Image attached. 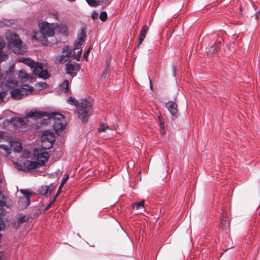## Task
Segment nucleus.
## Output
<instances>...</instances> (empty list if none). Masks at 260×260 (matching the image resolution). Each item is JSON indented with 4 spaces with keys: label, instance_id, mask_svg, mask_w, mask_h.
<instances>
[{
    "label": "nucleus",
    "instance_id": "obj_1",
    "mask_svg": "<svg viewBox=\"0 0 260 260\" xmlns=\"http://www.w3.org/2000/svg\"><path fill=\"white\" fill-rule=\"evenodd\" d=\"M56 24L42 22L39 24L40 31H34L32 39L44 44L47 42V37H51L55 34L53 27Z\"/></svg>",
    "mask_w": 260,
    "mask_h": 260
},
{
    "label": "nucleus",
    "instance_id": "obj_2",
    "mask_svg": "<svg viewBox=\"0 0 260 260\" xmlns=\"http://www.w3.org/2000/svg\"><path fill=\"white\" fill-rule=\"evenodd\" d=\"M8 42V46L14 53L22 54L27 51L26 45H22V42L19 37L15 33L8 32L6 35Z\"/></svg>",
    "mask_w": 260,
    "mask_h": 260
},
{
    "label": "nucleus",
    "instance_id": "obj_3",
    "mask_svg": "<svg viewBox=\"0 0 260 260\" xmlns=\"http://www.w3.org/2000/svg\"><path fill=\"white\" fill-rule=\"evenodd\" d=\"M34 155L37 157V161L26 160L23 163V167L27 170H32L44 166L47 159L49 157V153L47 152H42L38 150H35Z\"/></svg>",
    "mask_w": 260,
    "mask_h": 260
},
{
    "label": "nucleus",
    "instance_id": "obj_4",
    "mask_svg": "<svg viewBox=\"0 0 260 260\" xmlns=\"http://www.w3.org/2000/svg\"><path fill=\"white\" fill-rule=\"evenodd\" d=\"M92 103L90 100L86 99L81 100L78 108L79 117L84 123H87L89 116L92 111Z\"/></svg>",
    "mask_w": 260,
    "mask_h": 260
},
{
    "label": "nucleus",
    "instance_id": "obj_5",
    "mask_svg": "<svg viewBox=\"0 0 260 260\" xmlns=\"http://www.w3.org/2000/svg\"><path fill=\"white\" fill-rule=\"evenodd\" d=\"M48 119L53 120V128L57 135H59L66 128L67 122L64 116L58 113H51L48 115Z\"/></svg>",
    "mask_w": 260,
    "mask_h": 260
},
{
    "label": "nucleus",
    "instance_id": "obj_6",
    "mask_svg": "<svg viewBox=\"0 0 260 260\" xmlns=\"http://www.w3.org/2000/svg\"><path fill=\"white\" fill-rule=\"evenodd\" d=\"M34 89L27 84H24L21 87H17L10 92L11 95L15 100L20 99L23 95H26L32 92Z\"/></svg>",
    "mask_w": 260,
    "mask_h": 260
},
{
    "label": "nucleus",
    "instance_id": "obj_7",
    "mask_svg": "<svg viewBox=\"0 0 260 260\" xmlns=\"http://www.w3.org/2000/svg\"><path fill=\"white\" fill-rule=\"evenodd\" d=\"M31 70L33 73L38 75L39 78L44 79H47L50 77V74L46 70L43 69V66L41 63L39 62H35L32 66Z\"/></svg>",
    "mask_w": 260,
    "mask_h": 260
},
{
    "label": "nucleus",
    "instance_id": "obj_8",
    "mask_svg": "<svg viewBox=\"0 0 260 260\" xmlns=\"http://www.w3.org/2000/svg\"><path fill=\"white\" fill-rule=\"evenodd\" d=\"M80 69V66L79 64L77 63H72L70 62H69L66 64V72L72 78H73L76 76L78 72L79 71Z\"/></svg>",
    "mask_w": 260,
    "mask_h": 260
},
{
    "label": "nucleus",
    "instance_id": "obj_9",
    "mask_svg": "<svg viewBox=\"0 0 260 260\" xmlns=\"http://www.w3.org/2000/svg\"><path fill=\"white\" fill-rule=\"evenodd\" d=\"M71 55V51L68 46H64L62 48V54L56 57V61L59 63H64L68 60Z\"/></svg>",
    "mask_w": 260,
    "mask_h": 260
},
{
    "label": "nucleus",
    "instance_id": "obj_10",
    "mask_svg": "<svg viewBox=\"0 0 260 260\" xmlns=\"http://www.w3.org/2000/svg\"><path fill=\"white\" fill-rule=\"evenodd\" d=\"M27 120V118L25 117H13L11 119V123L16 128H21L26 125Z\"/></svg>",
    "mask_w": 260,
    "mask_h": 260
},
{
    "label": "nucleus",
    "instance_id": "obj_11",
    "mask_svg": "<svg viewBox=\"0 0 260 260\" xmlns=\"http://www.w3.org/2000/svg\"><path fill=\"white\" fill-rule=\"evenodd\" d=\"M49 113L46 112H41L40 111L35 110L28 112L26 114L27 118L29 117L32 119H40L45 116L48 117Z\"/></svg>",
    "mask_w": 260,
    "mask_h": 260
},
{
    "label": "nucleus",
    "instance_id": "obj_12",
    "mask_svg": "<svg viewBox=\"0 0 260 260\" xmlns=\"http://www.w3.org/2000/svg\"><path fill=\"white\" fill-rule=\"evenodd\" d=\"M166 106L171 113L173 119L177 117L178 110L177 104L173 102H169L166 103Z\"/></svg>",
    "mask_w": 260,
    "mask_h": 260
},
{
    "label": "nucleus",
    "instance_id": "obj_13",
    "mask_svg": "<svg viewBox=\"0 0 260 260\" xmlns=\"http://www.w3.org/2000/svg\"><path fill=\"white\" fill-rule=\"evenodd\" d=\"M53 188L54 184L53 183H51L49 185L42 186L39 189L38 191L41 195L48 197L51 194Z\"/></svg>",
    "mask_w": 260,
    "mask_h": 260
},
{
    "label": "nucleus",
    "instance_id": "obj_14",
    "mask_svg": "<svg viewBox=\"0 0 260 260\" xmlns=\"http://www.w3.org/2000/svg\"><path fill=\"white\" fill-rule=\"evenodd\" d=\"M5 87L7 89H14L18 86V82L14 77L10 76L8 78L6 82L5 83Z\"/></svg>",
    "mask_w": 260,
    "mask_h": 260
},
{
    "label": "nucleus",
    "instance_id": "obj_15",
    "mask_svg": "<svg viewBox=\"0 0 260 260\" xmlns=\"http://www.w3.org/2000/svg\"><path fill=\"white\" fill-rule=\"evenodd\" d=\"M148 31V26L146 24H145L142 28L139 34V41L137 46V48H138L139 45L142 44V42L146 37Z\"/></svg>",
    "mask_w": 260,
    "mask_h": 260
},
{
    "label": "nucleus",
    "instance_id": "obj_16",
    "mask_svg": "<svg viewBox=\"0 0 260 260\" xmlns=\"http://www.w3.org/2000/svg\"><path fill=\"white\" fill-rule=\"evenodd\" d=\"M5 45V41L3 40H0V63L7 60L9 58L8 54L3 51V48Z\"/></svg>",
    "mask_w": 260,
    "mask_h": 260
},
{
    "label": "nucleus",
    "instance_id": "obj_17",
    "mask_svg": "<svg viewBox=\"0 0 260 260\" xmlns=\"http://www.w3.org/2000/svg\"><path fill=\"white\" fill-rule=\"evenodd\" d=\"M20 192L25 196L24 199H21V201H22V200H24V202H25V207H27L30 204V200L29 198L33 196L34 193L29 191L27 190L21 189Z\"/></svg>",
    "mask_w": 260,
    "mask_h": 260
},
{
    "label": "nucleus",
    "instance_id": "obj_18",
    "mask_svg": "<svg viewBox=\"0 0 260 260\" xmlns=\"http://www.w3.org/2000/svg\"><path fill=\"white\" fill-rule=\"evenodd\" d=\"M10 147L15 152H19L22 149L21 143L15 140H11Z\"/></svg>",
    "mask_w": 260,
    "mask_h": 260
},
{
    "label": "nucleus",
    "instance_id": "obj_19",
    "mask_svg": "<svg viewBox=\"0 0 260 260\" xmlns=\"http://www.w3.org/2000/svg\"><path fill=\"white\" fill-rule=\"evenodd\" d=\"M84 37L85 35L82 33L80 35V36L78 37V39L75 41L74 46H73V50H75L76 49H79L82 43L84 41Z\"/></svg>",
    "mask_w": 260,
    "mask_h": 260
},
{
    "label": "nucleus",
    "instance_id": "obj_20",
    "mask_svg": "<svg viewBox=\"0 0 260 260\" xmlns=\"http://www.w3.org/2000/svg\"><path fill=\"white\" fill-rule=\"evenodd\" d=\"M42 139H43V141L47 139V140L50 142V144L51 145V143L54 142V137L52 135V134L50 133L48 131H44L43 136H42Z\"/></svg>",
    "mask_w": 260,
    "mask_h": 260
},
{
    "label": "nucleus",
    "instance_id": "obj_21",
    "mask_svg": "<svg viewBox=\"0 0 260 260\" xmlns=\"http://www.w3.org/2000/svg\"><path fill=\"white\" fill-rule=\"evenodd\" d=\"M18 77L22 80V82H26L29 79V75L23 70L19 71Z\"/></svg>",
    "mask_w": 260,
    "mask_h": 260
},
{
    "label": "nucleus",
    "instance_id": "obj_22",
    "mask_svg": "<svg viewBox=\"0 0 260 260\" xmlns=\"http://www.w3.org/2000/svg\"><path fill=\"white\" fill-rule=\"evenodd\" d=\"M28 220V218L26 216L20 215L17 218V226H18L21 224L26 222Z\"/></svg>",
    "mask_w": 260,
    "mask_h": 260
},
{
    "label": "nucleus",
    "instance_id": "obj_23",
    "mask_svg": "<svg viewBox=\"0 0 260 260\" xmlns=\"http://www.w3.org/2000/svg\"><path fill=\"white\" fill-rule=\"evenodd\" d=\"M69 81L65 80L61 85V90L64 92H67L69 91Z\"/></svg>",
    "mask_w": 260,
    "mask_h": 260
},
{
    "label": "nucleus",
    "instance_id": "obj_24",
    "mask_svg": "<svg viewBox=\"0 0 260 260\" xmlns=\"http://www.w3.org/2000/svg\"><path fill=\"white\" fill-rule=\"evenodd\" d=\"M144 200H143L141 201L139 203H136L133 206V207L136 210H140V209H144Z\"/></svg>",
    "mask_w": 260,
    "mask_h": 260
},
{
    "label": "nucleus",
    "instance_id": "obj_25",
    "mask_svg": "<svg viewBox=\"0 0 260 260\" xmlns=\"http://www.w3.org/2000/svg\"><path fill=\"white\" fill-rule=\"evenodd\" d=\"M8 76V72L0 75V87H2L5 83V81Z\"/></svg>",
    "mask_w": 260,
    "mask_h": 260
},
{
    "label": "nucleus",
    "instance_id": "obj_26",
    "mask_svg": "<svg viewBox=\"0 0 260 260\" xmlns=\"http://www.w3.org/2000/svg\"><path fill=\"white\" fill-rule=\"evenodd\" d=\"M109 62L107 61L106 62V67L105 68V71L104 73L102 75V78H106V75L108 74L110 71V66Z\"/></svg>",
    "mask_w": 260,
    "mask_h": 260
},
{
    "label": "nucleus",
    "instance_id": "obj_27",
    "mask_svg": "<svg viewBox=\"0 0 260 260\" xmlns=\"http://www.w3.org/2000/svg\"><path fill=\"white\" fill-rule=\"evenodd\" d=\"M48 17L53 19L54 20H58V13L54 11L48 14Z\"/></svg>",
    "mask_w": 260,
    "mask_h": 260
},
{
    "label": "nucleus",
    "instance_id": "obj_28",
    "mask_svg": "<svg viewBox=\"0 0 260 260\" xmlns=\"http://www.w3.org/2000/svg\"><path fill=\"white\" fill-rule=\"evenodd\" d=\"M35 62V61L32 60L31 58L27 57L26 59V61H25L24 64L27 65L31 69L32 66L34 64Z\"/></svg>",
    "mask_w": 260,
    "mask_h": 260
},
{
    "label": "nucleus",
    "instance_id": "obj_29",
    "mask_svg": "<svg viewBox=\"0 0 260 260\" xmlns=\"http://www.w3.org/2000/svg\"><path fill=\"white\" fill-rule=\"evenodd\" d=\"M68 102L71 105L77 106L78 105V102L73 97L70 96L67 100Z\"/></svg>",
    "mask_w": 260,
    "mask_h": 260
},
{
    "label": "nucleus",
    "instance_id": "obj_30",
    "mask_svg": "<svg viewBox=\"0 0 260 260\" xmlns=\"http://www.w3.org/2000/svg\"><path fill=\"white\" fill-rule=\"evenodd\" d=\"M109 129V127L108 126V125L105 123H103L100 124L99 128V131L100 132H104L106 129Z\"/></svg>",
    "mask_w": 260,
    "mask_h": 260
},
{
    "label": "nucleus",
    "instance_id": "obj_31",
    "mask_svg": "<svg viewBox=\"0 0 260 260\" xmlns=\"http://www.w3.org/2000/svg\"><path fill=\"white\" fill-rule=\"evenodd\" d=\"M8 94L7 92L5 91H0V103L4 102V99Z\"/></svg>",
    "mask_w": 260,
    "mask_h": 260
},
{
    "label": "nucleus",
    "instance_id": "obj_32",
    "mask_svg": "<svg viewBox=\"0 0 260 260\" xmlns=\"http://www.w3.org/2000/svg\"><path fill=\"white\" fill-rule=\"evenodd\" d=\"M107 18V14L105 11H102L100 15V19L102 21H105Z\"/></svg>",
    "mask_w": 260,
    "mask_h": 260
},
{
    "label": "nucleus",
    "instance_id": "obj_33",
    "mask_svg": "<svg viewBox=\"0 0 260 260\" xmlns=\"http://www.w3.org/2000/svg\"><path fill=\"white\" fill-rule=\"evenodd\" d=\"M217 49H218V48H217L213 45V46H211L210 48L209 49L208 51V53H209V54H212V53L217 52Z\"/></svg>",
    "mask_w": 260,
    "mask_h": 260
},
{
    "label": "nucleus",
    "instance_id": "obj_34",
    "mask_svg": "<svg viewBox=\"0 0 260 260\" xmlns=\"http://www.w3.org/2000/svg\"><path fill=\"white\" fill-rule=\"evenodd\" d=\"M92 46H90L83 55V57L86 59V61H87L88 60V56L91 50L92 49Z\"/></svg>",
    "mask_w": 260,
    "mask_h": 260
},
{
    "label": "nucleus",
    "instance_id": "obj_35",
    "mask_svg": "<svg viewBox=\"0 0 260 260\" xmlns=\"http://www.w3.org/2000/svg\"><path fill=\"white\" fill-rule=\"evenodd\" d=\"M89 5L95 7L98 5V3L95 0H86Z\"/></svg>",
    "mask_w": 260,
    "mask_h": 260
},
{
    "label": "nucleus",
    "instance_id": "obj_36",
    "mask_svg": "<svg viewBox=\"0 0 260 260\" xmlns=\"http://www.w3.org/2000/svg\"><path fill=\"white\" fill-rule=\"evenodd\" d=\"M5 227V222L3 221V219L0 218V231L4 230Z\"/></svg>",
    "mask_w": 260,
    "mask_h": 260
},
{
    "label": "nucleus",
    "instance_id": "obj_37",
    "mask_svg": "<svg viewBox=\"0 0 260 260\" xmlns=\"http://www.w3.org/2000/svg\"><path fill=\"white\" fill-rule=\"evenodd\" d=\"M0 148L2 149H4L5 150L7 153L8 154L9 153L10 149L9 148L8 146L5 145H0Z\"/></svg>",
    "mask_w": 260,
    "mask_h": 260
},
{
    "label": "nucleus",
    "instance_id": "obj_38",
    "mask_svg": "<svg viewBox=\"0 0 260 260\" xmlns=\"http://www.w3.org/2000/svg\"><path fill=\"white\" fill-rule=\"evenodd\" d=\"M9 25V21L8 20L0 21V27H3L6 25Z\"/></svg>",
    "mask_w": 260,
    "mask_h": 260
},
{
    "label": "nucleus",
    "instance_id": "obj_39",
    "mask_svg": "<svg viewBox=\"0 0 260 260\" xmlns=\"http://www.w3.org/2000/svg\"><path fill=\"white\" fill-rule=\"evenodd\" d=\"M99 14L96 12H92L91 15V17L93 19H96L98 18Z\"/></svg>",
    "mask_w": 260,
    "mask_h": 260
},
{
    "label": "nucleus",
    "instance_id": "obj_40",
    "mask_svg": "<svg viewBox=\"0 0 260 260\" xmlns=\"http://www.w3.org/2000/svg\"><path fill=\"white\" fill-rule=\"evenodd\" d=\"M159 120L160 123L161 127L164 128L165 127L164 120L161 116L159 117Z\"/></svg>",
    "mask_w": 260,
    "mask_h": 260
},
{
    "label": "nucleus",
    "instance_id": "obj_41",
    "mask_svg": "<svg viewBox=\"0 0 260 260\" xmlns=\"http://www.w3.org/2000/svg\"><path fill=\"white\" fill-rule=\"evenodd\" d=\"M29 153H30L28 151L24 150L22 153L23 157L25 158L29 157Z\"/></svg>",
    "mask_w": 260,
    "mask_h": 260
},
{
    "label": "nucleus",
    "instance_id": "obj_42",
    "mask_svg": "<svg viewBox=\"0 0 260 260\" xmlns=\"http://www.w3.org/2000/svg\"><path fill=\"white\" fill-rule=\"evenodd\" d=\"M26 58H25V57H21L18 58L17 60H18V62H22L24 64L25 61H26Z\"/></svg>",
    "mask_w": 260,
    "mask_h": 260
},
{
    "label": "nucleus",
    "instance_id": "obj_43",
    "mask_svg": "<svg viewBox=\"0 0 260 260\" xmlns=\"http://www.w3.org/2000/svg\"><path fill=\"white\" fill-rule=\"evenodd\" d=\"M221 40H218V41H216L214 45L217 48H219V45L221 44Z\"/></svg>",
    "mask_w": 260,
    "mask_h": 260
},
{
    "label": "nucleus",
    "instance_id": "obj_44",
    "mask_svg": "<svg viewBox=\"0 0 260 260\" xmlns=\"http://www.w3.org/2000/svg\"><path fill=\"white\" fill-rule=\"evenodd\" d=\"M69 179V176L67 175V176L64 177V178H62V184H64L68 180V179Z\"/></svg>",
    "mask_w": 260,
    "mask_h": 260
},
{
    "label": "nucleus",
    "instance_id": "obj_45",
    "mask_svg": "<svg viewBox=\"0 0 260 260\" xmlns=\"http://www.w3.org/2000/svg\"><path fill=\"white\" fill-rule=\"evenodd\" d=\"M55 198H54L50 202V204L48 205L47 209L49 208V207L55 201Z\"/></svg>",
    "mask_w": 260,
    "mask_h": 260
},
{
    "label": "nucleus",
    "instance_id": "obj_46",
    "mask_svg": "<svg viewBox=\"0 0 260 260\" xmlns=\"http://www.w3.org/2000/svg\"><path fill=\"white\" fill-rule=\"evenodd\" d=\"M223 222H224L225 224L226 223L225 219H224V214H223V215H222V219L221 221V224L222 225H223Z\"/></svg>",
    "mask_w": 260,
    "mask_h": 260
},
{
    "label": "nucleus",
    "instance_id": "obj_47",
    "mask_svg": "<svg viewBox=\"0 0 260 260\" xmlns=\"http://www.w3.org/2000/svg\"><path fill=\"white\" fill-rule=\"evenodd\" d=\"M173 74L174 76H176V68L174 66H173Z\"/></svg>",
    "mask_w": 260,
    "mask_h": 260
},
{
    "label": "nucleus",
    "instance_id": "obj_48",
    "mask_svg": "<svg viewBox=\"0 0 260 260\" xmlns=\"http://www.w3.org/2000/svg\"><path fill=\"white\" fill-rule=\"evenodd\" d=\"M81 51H82V50H81V49H80V50H78V51H77V56H78V57L79 58H80V56H81Z\"/></svg>",
    "mask_w": 260,
    "mask_h": 260
},
{
    "label": "nucleus",
    "instance_id": "obj_49",
    "mask_svg": "<svg viewBox=\"0 0 260 260\" xmlns=\"http://www.w3.org/2000/svg\"><path fill=\"white\" fill-rule=\"evenodd\" d=\"M61 32L63 33H66L67 32V28L65 26H63L62 27V30H61Z\"/></svg>",
    "mask_w": 260,
    "mask_h": 260
},
{
    "label": "nucleus",
    "instance_id": "obj_50",
    "mask_svg": "<svg viewBox=\"0 0 260 260\" xmlns=\"http://www.w3.org/2000/svg\"><path fill=\"white\" fill-rule=\"evenodd\" d=\"M164 128H163L162 127H161V126H160V132L161 134H163L164 133Z\"/></svg>",
    "mask_w": 260,
    "mask_h": 260
},
{
    "label": "nucleus",
    "instance_id": "obj_51",
    "mask_svg": "<svg viewBox=\"0 0 260 260\" xmlns=\"http://www.w3.org/2000/svg\"><path fill=\"white\" fill-rule=\"evenodd\" d=\"M17 168L18 170H22V165H17Z\"/></svg>",
    "mask_w": 260,
    "mask_h": 260
},
{
    "label": "nucleus",
    "instance_id": "obj_52",
    "mask_svg": "<svg viewBox=\"0 0 260 260\" xmlns=\"http://www.w3.org/2000/svg\"><path fill=\"white\" fill-rule=\"evenodd\" d=\"M259 15V11L258 12H256L255 13V17H256V19H257L258 16Z\"/></svg>",
    "mask_w": 260,
    "mask_h": 260
},
{
    "label": "nucleus",
    "instance_id": "obj_53",
    "mask_svg": "<svg viewBox=\"0 0 260 260\" xmlns=\"http://www.w3.org/2000/svg\"><path fill=\"white\" fill-rule=\"evenodd\" d=\"M64 184H62V183H61V184L60 185L59 188H58V190H60L61 189V188L62 187L63 185Z\"/></svg>",
    "mask_w": 260,
    "mask_h": 260
},
{
    "label": "nucleus",
    "instance_id": "obj_54",
    "mask_svg": "<svg viewBox=\"0 0 260 260\" xmlns=\"http://www.w3.org/2000/svg\"><path fill=\"white\" fill-rule=\"evenodd\" d=\"M58 195H59V192H57L54 198H55V199H56Z\"/></svg>",
    "mask_w": 260,
    "mask_h": 260
},
{
    "label": "nucleus",
    "instance_id": "obj_55",
    "mask_svg": "<svg viewBox=\"0 0 260 260\" xmlns=\"http://www.w3.org/2000/svg\"><path fill=\"white\" fill-rule=\"evenodd\" d=\"M41 84H42V85H46V83H45V82L42 83Z\"/></svg>",
    "mask_w": 260,
    "mask_h": 260
},
{
    "label": "nucleus",
    "instance_id": "obj_56",
    "mask_svg": "<svg viewBox=\"0 0 260 260\" xmlns=\"http://www.w3.org/2000/svg\"><path fill=\"white\" fill-rule=\"evenodd\" d=\"M68 1H70V2H74V1H75L76 0H68Z\"/></svg>",
    "mask_w": 260,
    "mask_h": 260
},
{
    "label": "nucleus",
    "instance_id": "obj_57",
    "mask_svg": "<svg viewBox=\"0 0 260 260\" xmlns=\"http://www.w3.org/2000/svg\"><path fill=\"white\" fill-rule=\"evenodd\" d=\"M149 81H150V80H149ZM150 87L151 88V81H150Z\"/></svg>",
    "mask_w": 260,
    "mask_h": 260
},
{
    "label": "nucleus",
    "instance_id": "obj_58",
    "mask_svg": "<svg viewBox=\"0 0 260 260\" xmlns=\"http://www.w3.org/2000/svg\"><path fill=\"white\" fill-rule=\"evenodd\" d=\"M57 192H59V193H60V190L58 189Z\"/></svg>",
    "mask_w": 260,
    "mask_h": 260
}]
</instances>
